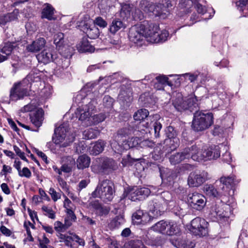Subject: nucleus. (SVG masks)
I'll list each match as a JSON object with an SVG mask.
<instances>
[{
	"label": "nucleus",
	"mask_w": 248,
	"mask_h": 248,
	"mask_svg": "<svg viewBox=\"0 0 248 248\" xmlns=\"http://www.w3.org/2000/svg\"><path fill=\"white\" fill-rule=\"evenodd\" d=\"M163 6L160 3L154 4L147 0H141L133 13V16L136 20H141L144 17V14L154 15L161 18H166V15L169 11L162 9Z\"/></svg>",
	"instance_id": "1"
},
{
	"label": "nucleus",
	"mask_w": 248,
	"mask_h": 248,
	"mask_svg": "<svg viewBox=\"0 0 248 248\" xmlns=\"http://www.w3.org/2000/svg\"><path fill=\"white\" fill-rule=\"evenodd\" d=\"M114 184L108 179L99 181L95 190L92 192L93 198H100L104 202L112 201L114 197Z\"/></svg>",
	"instance_id": "2"
},
{
	"label": "nucleus",
	"mask_w": 248,
	"mask_h": 248,
	"mask_svg": "<svg viewBox=\"0 0 248 248\" xmlns=\"http://www.w3.org/2000/svg\"><path fill=\"white\" fill-rule=\"evenodd\" d=\"M54 133V142L56 144L60 145V147H67L75 140V134L69 131L67 124H63L56 128Z\"/></svg>",
	"instance_id": "3"
},
{
	"label": "nucleus",
	"mask_w": 248,
	"mask_h": 248,
	"mask_svg": "<svg viewBox=\"0 0 248 248\" xmlns=\"http://www.w3.org/2000/svg\"><path fill=\"white\" fill-rule=\"evenodd\" d=\"M194 118L192 121V128L197 131L204 130L210 127L213 124V115L211 113H204L194 109Z\"/></svg>",
	"instance_id": "4"
},
{
	"label": "nucleus",
	"mask_w": 248,
	"mask_h": 248,
	"mask_svg": "<svg viewBox=\"0 0 248 248\" xmlns=\"http://www.w3.org/2000/svg\"><path fill=\"white\" fill-rule=\"evenodd\" d=\"M139 131L140 130L135 129L131 125L119 129L114 136L113 141L110 143L113 150L115 152H122L124 149V146L127 144L126 137L132 133Z\"/></svg>",
	"instance_id": "5"
},
{
	"label": "nucleus",
	"mask_w": 248,
	"mask_h": 248,
	"mask_svg": "<svg viewBox=\"0 0 248 248\" xmlns=\"http://www.w3.org/2000/svg\"><path fill=\"white\" fill-rule=\"evenodd\" d=\"M165 134L168 138L164 140L162 150L159 152V156L165 155L176 149L179 145L180 140L178 137V132L175 128L169 126L165 130Z\"/></svg>",
	"instance_id": "6"
},
{
	"label": "nucleus",
	"mask_w": 248,
	"mask_h": 248,
	"mask_svg": "<svg viewBox=\"0 0 248 248\" xmlns=\"http://www.w3.org/2000/svg\"><path fill=\"white\" fill-rule=\"evenodd\" d=\"M220 149L219 146H214L207 149H204L203 153L200 155H197L198 152V145H194L192 146V159L194 161H201L202 160L206 161L207 160L215 159L220 156Z\"/></svg>",
	"instance_id": "7"
},
{
	"label": "nucleus",
	"mask_w": 248,
	"mask_h": 248,
	"mask_svg": "<svg viewBox=\"0 0 248 248\" xmlns=\"http://www.w3.org/2000/svg\"><path fill=\"white\" fill-rule=\"evenodd\" d=\"M172 104L174 108L178 111L189 110L193 112L197 110L198 108L197 99L195 96H190L184 101L181 93H176V98L173 100Z\"/></svg>",
	"instance_id": "8"
},
{
	"label": "nucleus",
	"mask_w": 248,
	"mask_h": 248,
	"mask_svg": "<svg viewBox=\"0 0 248 248\" xmlns=\"http://www.w3.org/2000/svg\"><path fill=\"white\" fill-rule=\"evenodd\" d=\"M222 199L221 198L219 203H213L210 207L209 215L214 220L229 217L232 214V210L230 206L223 203Z\"/></svg>",
	"instance_id": "9"
},
{
	"label": "nucleus",
	"mask_w": 248,
	"mask_h": 248,
	"mask_svg": "<svg viewBox=\"0 0 248 248\" xmlns=\"http://www.w3.org/2000/svg\"><path fill=\"white\" fill-rule=\"evenodd\" d=\"M34 73H30L24 79L23 82L15 83L10 90V98L12 101H17L22 99L28 95V92L27 88L23 85V82L33 81Z\"/></svg>",
	"instance_id": "10"
},
{
	"label": "nucleus",
	"mask_w": 248,
	"mask_h": 248,
	"mask_svg": "<svg viewBox=\"0 0 248 248\" xmlns=\"http://www.w3.org/2000/svg\"><path fill=\"white\" fill-rule=\"evenodd\" d=\"M210 179L208 173L203 170H196L191 172L187 178L190 187H199Z\"/></svg>",
	"instance_id": "11"
},
{
	"label": "nucleus",
	"mask_w": 248,
	"mask_h": 248,
	"mask_svg": "<svg viewBox=\"0 0 248 248\" xmlns=\"http://www.w3.org/2000/svg\"><path fill=\"white\" fill-rule=\"evenodd\" d=\"M94 106L92 102L89 103L87 105L77 108L76 115L78 120L85 125H88L92 124V111L94 110Z\"/></svg>",
	"instance_id": "12"
},
{
	"label": "nucleus",
	"mask_w": 248,
	"mask_h": 248,
	"mask_svg": "<svg viewBox=\"0 0 248 248\" xmlns=\"http://www.w3.org/2000/svg\"><path fill=\"white\" fill-rule=\"evenodd\" d=\"M207 227L208 223L204 219L197 217L191 221L189 230L193 234L201 237L207 234Z\"/></svg>",
	"instance_id": "13"
},
{
	"label": "nucleus",
	"mask_w": 248,
	"mask_h": 248,
	"mask_svg": "<svg viewBox=\"0 0 248 248\" xmlns=\"http://www.w3.org/2000/svg\"><path fill=\"white\" fill-rule=\"evenodd\" d=\"M187 200L190 207L197 211L202 210L206 203V199L205 196L197 192L189 194L188 196Z\"/></svg>",
	"instance_id": "14"
},
{
	"label": "nucleus",
	"mask_w": 248,
	"mask_h": 248,
	"mask_svg": "<svg viewBox=\"0 0 248 248\" xmlns=\"http://www.w3.org/2000/svg\"><path fill=\"white\" fill-rule=\"evenodd\" d=\"M141 25V27H143V32L144 38H146L148 41L153 43L154 37L159 31L158 26L147 21H144Z\"/></svg>",
	"instance_id": "15"
},
{
	"label": "nucleus",
	"mask_w": 248,
	"mask_h": 248,
	"mask_svg": "<svg viewBox=\"0 0 248 248\" xmlns=\"http://www.w3.org/2000/svg\"><path fill=\"white\" fill-rule=\"evenodd\" d=\"M219 182L222 185L221 188L225 192V196H228L231 195V190H232V193H233V188L239 182V181L236 179L235 176H230L221 177L220 178Z\"/></svg>",
	"instance_id": "16"
},
{
	"label": "nucleus",
	"mask_w": 248,
	"mask_h": 248,
	"mask_svg": "<svg viewBox=\"0 0 248 248\" xmlns=\"http://www.w3.org/2000/svg\"><path fill=\"white\" fill-rule=\"evenodd\" d=\"M192 146L185 148L181 152L172 155L169 158L171 164L176 165L180 163L185 159H192Z\"/></svg>",
	"instance_id": "17"
},
{
	"label": "nucleus",
	"mask_w": 248,
	"mask_h": 248,
	"mask_svg": "<svg viewBox=\"0 0 248 248\" xmlns=\"http://www.w3.org/2000/svg\"><path fill=\"white\" fill-rule=\"evenodd\" d=\"M141 25L137 24L130 28L129 31L128 37L129 40L134 43H138L144 38L143 28Z\"/></svg>",
	"instance_id": "18"
},
{
	"label": "nucleus",
	"mask_w": 248,
	"mask_h": 248,
	"mask_svg": "<svg viewBox=\"0 0 248 248\" xmlns=\"http://www.w3.org/2000/svg\"><path fill=\"white\" fill-rule=\"evenodd\" d=\"M163 207L162 204L157 200H154L149 203V210L152 214L151 217H157L160 216L163 212Z\"/></svg>",
	"instance_id": "19"
},
{
	"label": "nucleus",
	"mask_w": 248,
	"mask_h": 248,
	"mask_svg": "<svg viewBox=\"0 0 248 248\" xmlns=\"http://www.w3.org/2000/svg\"><path fill=\"white\" fill-rule=\"evenodd\" d=\"M46 41L44 38L40 37L33 41L31 44L26 46V49L28 52L36 53L44 48L46 45Z\"/></svg>",
	"instance_id": "20"
},
{
	"label": "nucleus",
	"mask_w": 248,
	"mask_h": 248,
	"mask_svg": "<svg viewBox=\"0 0 248 248\" xmlns=\"http://www.w3.org/2000/svg\"><path fill=\"white\" fill-rule=\"evenodd\" d=\"M37 58L39 62L46 64L54 61L56 59V55L53 54L52 50L45 49L37 55Z\"/></svg>",
	"instance_id": "21"
},
{
	"label": "nucleus",
	"mask_w": 248,
	"mask_h": 248,
	"mask_svg": "<svg viewBox=\"0 0 248 248\" xmlns=\"http://www.w3.org/2000/svg\"><path fill=\"white\" fill-rule=\"evenodd\" d=\"M55 9L48 3H46L43 6L41 13V17L49 20H55L56 19L54 15Z\"/></svg>",
	"instance_id": "22"
},
{
	"label": "nucleus",
	"mask_w": 248,
	"mask_h": 248,
	"mask_svg": "<svg viewBox=\"0 0 248 248\" xmlns=\"http://www.w3.org/2000/svg\"><path fill=\"white\" fill-rule=\"evenodd\" d=\"M133 220H137V223H145L152 220L151 215L147 213H144L142 210H138L133 214Z\"/></svg>",
	"instance_id": "23"
},
{
	"label": "nucleus",
	"mask_w": 248,
	"mask_h": 248,
	"mask_svg": "<svg viewBox=\"0 0 248 248\" xmlns=\"http://www.w3.org/2000/svg\"><path fill=\"white\" fill-rule=\"evenodd\" d=\"M170 242L177 248H193L194 245L191 241L186 240H179L176 237L170 239Z\"/></svg>",
	"instance_id": "24"
},
{
	"label": "nucleus",
	"mask_w": 248,
	"mask_h": 248,
	"mask_svg": "<svg viewBox=\"0 0 248 248\" xmlns=\"http://www.w3.org/2000/svg\"><path fill=\"white\" fill-rule=\"evenodd\" d=\"M30 119L32 124L36 127H39L42 124L43 120V110L38 109L30 114Z\"/></svg>",
	"instance_id": "25"
},
{
	"label": "nucleus",
	"mask_w": 248,
	"mask_h": 248,
	"mask_svg": "<svg viewBox=\"0 0 248 248\" xmlns=\"http://www.w3.org/2000/svg\"><path fill=\"white\" fill-rule=\"evenodd\" d=\"M149 115V111L147 109H140L138 110L135 113L133 116V118L136 121H139L140 122V123L139 125L138 126V129L139 130L140 127L141 126H143L144 125V119H146Z\"/></svg>",
	"instance_id": "26"
},
{
	"label": "nucleus",
	"mask_w": 248,
	"mask_h": 248,
	"mask_svg": "<svg viewBox=\"0 0 248 248\" xmlns=\"http://www.w3.org/2000/svg\"><path fill=\"white\" fill-rule=\"evenodd\" d=\"M77 49L79 52H92L94 50V47L91 45L86 38H83L77 46Z\"/></svg>",
	"instance_id": "27"
},
{
	"label": "nucleus",
	"mask_w": 248,
	"mask_h": 248,
	"mask_svg": "<svg viewBox=\"0 0 248 248\" xmlns=\"http://www.w3.org/2000/svg\"><path fill=\"white\" fill-rule=\"evenodd\" d=\"M17 46V44L15 42H7L1 45L0 47V52L8 58V56L10 55L12 51Z\"/></svg>",
	"instance_id": "28"
},
{
	"label": "nucleus",
	"mask_w": 248,
	"mask_h": 248,
	"mask_svg": "<svg viewBox=\"0 0 248 248\" xmlns=\"http://www.w3.org/2000/svg\"><path fill=\"white\" fill-rule=\"evenodd\" d=\"M147 143V140H143L142 139L138 137H133L127 141L126 146H124V149L127 150L130 148L136 147L139 145L142 147L146 144Z\"/></svg>",
	"instance_id": "29"
},
{
	"label": "nucleus",
	"mask_w": 248,
	"mask_h": 248,
	"mask_svg": "<svg viewBox=\"0 0 248 248\" xmlns=\"http://www.w3.org/2000/svg\"><path fill=\"white\" fill-rule=\"evenodd\" d=\"M90 164V158L85 155L79 156L77 160V166L78 169L83 170L88 168Z\"/></svg>",
	"instance_id": "30"
},
{
	"label": "nucleus",
	"mask_w": 248,
	"mask_h": 248,
	"mask_svg": "<svg viewBox=\"0 0 248 248\" xmlns=\"http://www.w3.org/2000/svg\"><path fill=\"white\" fill-rule=\"evenodd\" d=\"M85 25L86 28L85 32L89 38L95 39L98 37L99 31L95 25L89 26L87 24H86Z\"/></svg>",
	"instance_id": "31"
},
{
	"label": "nucleus",
	"mask_w": 248,
	"mask_h": 248,
	"mask_svg": "<svg viewBox=\"0 0 248 248\" xmlns=\"http://www.w3.org/2000/svg\"><path fill=\"white\" fill-rule=\"evenodd\" d=\"M105 146L104 142L102 140H98L93 146L90 147L89 152L90 154L96 155L101 153L104 150Z\"/></svg>",
	"instance_id": "32"
},
{
	"label": "nucleus",
	"mask_w": 248,
	"mask_h": 248,
	"mask_svg": "<svg viewBox=\"0 0 248 248\" xmlns=\"http://www.w3.org/2000/svg\"><path fill=\"white\" fill-rule=\"evenodd\" d=\"M168 226V222L162 220L156 223L151 227V229L154 231L162 233H166L167 231L166 228Z\"/></svg>",
	"instance_id": "33"
},
{
	"label": "nucleus",
	"mask_w": 248,
	"mask_h": 248,
	"mask_svg": "<svg viewBox=\"0 0 248 248\" xmlns=\"http://www.w3.org/2000/svg\"><path fill=\"white\" fill-rule=\"evenodd\" d=\"M204 191L206 195L212 196L214 198H222V196H220L217 190L215 187L211 184H206L204 186Z\"/></svg>",
	"instance_id": "34"
},
{
	"label": "nucleus",
	"mask_w": 248,
	"mask_h": 248,
	"mask_svg": "<svg viewBox=\"0 0 248 248\" xmlns=\"http://www.w3.org/2000/svg\"><path fill=\"white\" fill-rule=\"evenodd\" d=\"M123 88L122 87L119 95L118 98L120 100L126 103L129 102L131 101L132 98L131 97V92L129 89H127L126 91L123 90Z\"/></svg>",
	"instance_id": "35"
},
{
	"label": "nucleus",
	"mask_w": 248,
	"mask_h": 248,
	"mask_svg": "<svg viewBox=\"0 0 248 248\" xmlns=\"http://www.w3.org/2000/svg\"><path fill=\"white\" fill-rule=\"evenodd\" d=\"M123 28H124L123 22L119 19H115L113 20L110 25L109 31L111 33H115Z\"/></svg>",
	"instance_id": "36"
},
{
	"label": "nucleus",
	"mask_w": 248,
	"mask_h": 248,
	"mask_svg": "<svg viewBox=\"0 0 248 248\" xmlns=\"http://www.w3.org/2000/svg\"><path fill=\"white\" fill-rule=\"evenodd\" d=\"M116 167V164L113 159L108 158L103 159L101 164V168L103 170H115Z\"/></svg>",
	"instance_id": "37"
},
{
	"label": "nucleus",
	"mask_w": 248,
	"mask_h": 248,
	"mask_svg": "<svg viewBox=\"0 0 248 248\" xmlns=\"http://www.w3.org/2000/svg\"><path fill=\"white\" fill-rule=\"evenodd\" d=\"M168 229L166 233L169 235L176 234L180 232V228L176 222L170 221L168 222Z\"/></svg>",
	"instance_id": "38"
},
{
	"label": "nucleus",
	"mask_w": 248,
	"mask_h": 248,
	"mask_svg": "<svg viewBox=\"0 0 248 248\" xmlns=\"http://www.w3.org/2000/svg\"><path fill=\"white\" fill-rule=\"evenodd\" d=\"M169 36V32L166 30L162 31L160 33L157 31V33L154 36L153 38L154 43H158L163 42L167 40Z\"/></svg>",
	"instance_id": "39"
},
{
	"label": "nucleus",
	"mask_w": 248,
	"mask_h": 248,
	"mask_svg": "<svg viewBox=\"0 0 248 248\" xmlns=\"http://www.w3.org/2000/svg\"><path fill=\"white\" fill-rule=\"evenodd\" d=\"M191 0L198 13L203 15L207 12V8L202 3L203 2V0H196L195 1Z\"/></svg>",
	"instance_id": "40"
},
{
	"label": "nucleus",
	"mask_w": 248,
	"mask_h": 248,
	"mask_svg": "<svg viewBox=\"0 0 248 248\" xmlns=\"http://www.w3.org/2000/svg\"><path fill=\"white\" fill-rule=\"evenodd\" d=\"M66 160L70 161V164L64 163L61 167V170L65 172L68 173L72 171L73 166L75 164V159L71 156H67Z\"/></svg>",
	"instance_id": "41"
},
{
	"label": "nucleus",
	"mask_w": 248,
	"mask_h": 248,
	"mask_svg": "<svg viewBox=\"0 0 248 248\" xmlns=\"http://www.w3.org/2000/svg\"><path fill=\"white\" fill-rule=\"evenodd\" d=\"M98 8L103 14L109 12L110 5L108 0H98Z\"/></svg>",
	"instance_id": "42"
},
{
	"label": "nucleus",
	"mask_w": 248,
	"mask_h": 248,
	"mask_svg": "<svg viewBox=\"0 0 248 248\" xmlns=\"http://www.w3.org/2000/svg\"><path fill=\"white\" fill-rule=\"evenodd\" d=\"M98 134V130L89 128L84 131L83 136L85 139H93L96 138Z\"/></svg>",
	"instance_id": "43"
},
{
	"label": "nucleus",
	"mask_w": 248,
	"mask_h": 248,
	"mask_svg": "<svg viewBox=\"0 0 248 248\" xmlns=\"http://www.w3.org/2000/svg\"><path fill=\"white\" fill-rule=\"evenodd\" d=\"M125 220L123 216H118L111 221L110 225L113 228H118L123 224Z\"/></svg>",
	"instance_id": "44"
},
{
	"label": "nucleus",
	"mask_w": 248,
	"mask_h": 248,
	"mask_svg": "<svg viewBox=\"0 0 248 248\" xmlns=\"http://www.w3.org/2000/svg\"><path fill=\"white\" fill-rule=\"evenodd\" d=\"M137 188L138 193H139V196H140L141 200L145 199L146 197H147L151 193L150 190L147 188L145 187H139L136 186Z\"/></svg>",
	"instance_id": "45"
},
{
	"label": "nucleus",
	"mask_w": 248,
	"mask_h": 248,
	"mask_svg": "<svg viewBox=\"0 0 248 248\" xmlns=\"http://www.w3.org/2000/svg\"><path fill=\"white\" fill-rule=\"evenodd\" d=\"M127 196L128 199H130L132 201H136L137 200H141L139 193H138V190L136 187L132 188L127 194Z\"/></svg>",
	"instance_id": "46"
},
{
	"label": "nucleus",
	"mask_w": 248,
	"mask_h": 248,
	"mask_svg": "<svg viewBox=\"0 0 248 248\" xmlns=\"http://www.w3.org/2000/svg\"><path fill=\"white\" fill-rule=\"evenodd\" d=\"M64 34L62 32H58L54 35V43L57 47H61L64 42Z\"/></svg>",
	"instance_id": "47"
},
{
	"label": "nucleus",
	"mask_w": 248,
	"mask_h": 248,
	"mask_svg": "<svg viewBox=\"0 0 248 248\" xmlns=\"http://www.w3.org/2000/svg\"><path fill=\"white\" fill-rule=\"evenodd\" d=\"M131 8L129 4H124L122 6L120 11V16L123 18L128 17L130 14Z\"/></svg>",
	"instance_id": "48"
},
{
	"label": "nucleus",
	"mask_w": 248,
	"mask_h": 248,
	"mask_svg": "<svg viewBox=\"0 0 248 248\" xmlns=\"http://www.w3.org/2000/svg\"><path fill=\"white\" fill-rule=\"evenodd\" d=\"M72 224V223H70L69 224L66 223V221L64 224L61 223L60 221H57L55 222L54 225V228L55 230L57 232H63L66 230L68 227H69Z\"/></svg>",
	"instance_id": "49"
},
{
	"label": "nucleus",
	"mask_w": 248,
	"mask_h": 248,
	"mask_svg": "<svg viewBox=\"0 0 248 248\" xmlns=\"http://www.w3.org/2000/svg\"><path fill=\"white\" fill-rule=\"evenodd\" d=\"M42 209L43 211L46 212L45 215L48 216L49 218L51 219H54L55 218V212L53 211L51 208H49L47 206H43L42 208Z\"/></svg>",
	"instance_id": "50"
},
{
	"label": "nucleus",
	"mask_w": 248,
	"mask_h": 248,
	"mask_svg": "<svg viewBox=\"0 0 248 248\" xmlns=\"http://www.w3.org/2000/svg\"><path fill=\"white\" fill-rule=\"evenodd\" d=\"M161 199L164 201L166 204H169L172 201V195L168 191L163 192L161 193Z\"/></svg>",
	"instance_id": "51"
},
{
	"label": "nucleus",
	"mask_w": 248,
	"mask_h": 248,
	"mask_svg": "<svg viewBox=\"0 0 248 248\" xmlns=\"http://www.w3.org/2000/svg\"><path fill=\"white\" fill-rule=\"evenodd\" d=\"M134 160L129 155L124 156L122 160L121 163L123 167L131 166L132 165Z\"/></svg>",
	"instance_id": "52"
},
{
	"label": "nucleus",
	"mask_w": 248,
	"mask_h": 248,
	"mask_svg": "<svg viewBox=\"0 0 248 248\" xmlns=\"http://www.w3.org/2000/svg\"><path fill=\"white\" fill-rule=\"evenodd\" d=\"M18 10L15 9L12 13L8 14L6 17L8 18L9 21H14L18 18Z\"/></svg>",
	"instance_id": "53"
},
{
	"label": "nucleus",
	"mask_w": 248,
	"mask_h": 248,
	"mask_svg": "<svg viewBox=\"0 0 248 248\" xmlns=\"http://www.w3.org/2000/svg\"><path fill=\"white\" fill-rule=\"evenodd\" d=\"M104 106L107 108H111L112 107L113 99L109 96H105L103 98Z\"/></svg>",
	"instance_id": "54"
},
{
	"label": "nucleus",
	"mask_w": 248,
	"mask_h": 248,
	"mask_svg": "<svg viewBox=\"0 0 248 248\" xmlns=\"http://www.w3.org/2000/svg\"><path fill=\"white\" fill-rule=\"evenodd\" d=\"M49 193L50 194L52 199L54 202L57 201L58 199L61 198V193L56 192V191L53 188L51 187L49 188Z\"/></svg>",
	"instance_id": "55"
},
{
	"label": "nucleus",
	"mask_w": 248,
	"mask_h": 248,
	"mask_svg": "<svg viewBox=\"0 0 248 248\" xmlns=\"http://www.w3.org/2000/svg\"><path fill=\"white\" fill-rule=\"evenodd\" d=\"M153 126L155 137H158L159 136V132L162 128L161 123L158 121H155L153 124Z\"/></svg>",
	"instance_id": "56"
},
{
	"label": "nucleus",
	"mask_w": 248,
	"mask_h": 248,
	"mask_svg": "<svg viewBox=\"0 0 248 248\" xmlns=\"http://www.w3.org/2000/svg\"><path fill=\"white\" fill-rule=\"evenodd\" d=\"M18 175L20 177H25L29 178L31 176V172L28 168L24 167L22 170H21L18 172Z\"/></svg>",
	"instance_id": "57"
},
{
	"label": "nucleus",
	"mask_w": 248,
	"mask_h": 248,
	"mask_svg": "<svg viewBox=\"0 0 248 248\" xmlns=\"http://www.w3.org/2000/svg\"><path fill=\"white\" fill-rule=\"evenodd\" d=\"M235 3L237 8L240 11H243L245 7L248 5V0H239V1L236 2Z\"/></svg>",
	"instance_id": "58"
},
{
	"label": "nucleus",
	"mask_w": 248,
	"mask_h": 248,
	"mask_svg": "<svg viewBox=\"0 0 248 248\" xmlns=\"http://www.w3.org/2000/svg\"><path fill=\"white\" fill-rule=\"evenodd\" d=\"M58 181L62 188L65 191L69 192V186L67 183L61 177H58Z\"/></svg>",
	"instance_id": "59"
},
{
	"label": "nucleus",
	"mask_w": 248,
	"mask_h": 248,
	"mask_svg": "<svg viewBox=\"0 0 248 248\" xmlns=\"http://www.w3.org/2000/svg\"><path fill=\"white\" fill-rule=\"evenodd\" d=\"M155 80L157 82L160 83L162 85H165L166 84L168 85H170L169 82V78L165 76H157L155 78Z\"/></svg>",
	"instance_id": "60"
},
{
	"label": "nucleus",
	"mask_w": 248,
	"mask_h": 248,
	"mask_svg": "<svg viewBox=\"0 0 248 248\" xmlns=\"http://www.w3.org/2000/svg\"><path fill=\"white\" fill-rule=\"evenodd\" d=\"M94 22L97 26L102 28L106 27L107 25L106 21L101 17L96 18Z\"/></svg>",
	"instance_id": "61"
},
{
	"label": "nucleus",
	"mask_w": 248,
	"mask_h": 248,
	"mask_svg": "<svg viewBox=\"0 0 248 248\" xmlns=\"http://www.w3.org/2000/svg\"><path fill=\"white\" fill-rule=\"evenodd\" d=\"M37 106L33 103H30L25 106L21 109L23 112L31 111L36 108Z\"/></svg>",
	"instance_id": "62"
},
{
	"label": "nucleus",
	"mask_w": 248,
	"mask_h": 248,
	"mask_svg": "<svg viewBox=\"0 0 248 248\" xmlns=\"http://www.w3.org/2000/svg\"><path fill=\"white\" fill-rule=\"evenodd\" d=\"M105 115L102 113H100L99 114L95 115L93 116L94 122L96 123H99L100 122H103L105 120Z\"/></svg>",
	"instance_id": "63"
},
{
	"label": "nucleus",
	"mask_w": 248,
	"mask_h": 248,
	"mask_svg": "<svg viewBox=\"0 0 248 248\" xmlns=\"http://www.w3.org/2000/svg\"><path fill=\"white\" fill-rule=\"evenodd\" d=\"M222 160L229 164L232 161V156L230 152L226 151L222 156Z\"/></svg>",
	"instance_id": "64"
}]
</instances>
